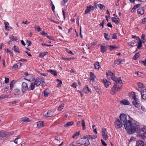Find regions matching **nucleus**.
<instances>
[{
	"mask_svg": "<svg viewBox=\"0 0 146 146\" xmlns=\"http://www.w3.org/2000/svg\"><path fill=\"white\" fill-rule=\"evenodd\" d=\"M114 64H115L118 65L120 64V62L119 61V59H118L114 61Z\"/></svg>",
	"mask_w": 146,
	"mask_h": 146,
	"instance_id": "de8ad7c7",
	"label": "nucleus"
},
{
	"mask_svg": "<svg viewBox=\"0 0 146 146\" xmlns=\"http://www.w3.org/2000/svg\"><path fill=\"white\" fill-rule=\"evenodd\" d=\"M9 79L8 78L5 77V83L7 84L9 82Z\"/></svg>",
	"mask_w": 146,
	"mask_h": 146,
	"instance_id": "e2e57ef3",
	"label": "nucleus"
},
{
	"mask_svg": "<svg viewBox=\"0 0 146 146\" xmlns=\"http://www.w3.org/2000/svg\"><path fill=\"white\" fill-rule=\"evenodd\" d=\"M82 127L83 129V130H85L86 129V127L85 126V123L84 122V120H82Z\"/></svg>",
	"mask_w": 146,
	"mask_h": 146,
	"instance_id": "a19ab883",
	"label": "nucleus"
},
{
	"mask_svg": "<svg viewBox=\"0 0 146 146\" xmlns=\"http://www.w3.org/2000/svg\"><path fill=\"white\" fill-rule=\"evenodd\" d=\"M137 85L140 89L142 88L143 87V84L140 82L138 83Z\"/></svg>",
	"mask_w": 146,
	"mask_h": 146,
	"instance_id": "603ef678",
	"label": "nucleus"
},
{
	"mask_svg": "<svg viewBox=\"0 0 146 146\" xmlns=\"http://www.w3.org/2000/svg\"><path fill=\"white\" fill-rule=\"evenodd\" d=\"M94 68L95 69H98L100 67V65L99 63L97 61L94 64Z\"/></svg>",
	"mask_w": 146,
	"mask_h": 146,
	"instance_id": "c756f323",
	"label": "nucleus"
},
{
	"mask_svg": "<svg viewBox=\"0 0 146 146\" xmlns=\"http://www.w3.org/2000/svg\"><path fill=\"white\" fill-rule=\"evenodd\" d=\"M90 80H93L96 78V76L94 75V73L92 72H90Z\"/></svg>",
	"mask_w": 146,
	"mask_h": 146,
	"instance_id": "2f4dec72",
	"label": "nucleus"
},
{
	"mask_svg": "<svg viewBox=\"0 0 146 146\" xmlns=\"http://www.w3.org/2000/svg\"><path fill=\"white\" fill-rule=\"evenodd\" d=\"M35 75L31 74H29L28 76H25L24 79L28 81H33L35 79Z\"/></svg>",
	"mask_w": 146,
	"mask_h": 146,
	"instance_id": "6e6552de",
	"label": "nucleus"
},
{
	"mask_svg": "<svg viewBox=\"0 0 146 146\" xmlns=\"http://www.w3.org/2000/svg\"><path fill=\"white\" fill-rule=\"evenodd\" d=\"M144 143L142 140H138L137 141L136 146H144Z\"/></svg>",
	"mask_w": 146,
	"mask_h": 146,
	"instance_id": "aec40b11",
	"label": "nucleus"
},
{
	"mask_svg": "<svg viewBox=\"0 0 146 146\" xmlns=\"http://www.w3.org/2000/svg\"><path fill=\"white\" fill-rule=\"evenodd\" d=\"M101 141L102 143V145H104V146H106L107 145V144L102 139H101Z\"/></svg>",
	"mask_w": 146,
	"mask_h": 146,
	"instance_id": "13d9d810",
	"label": "nucleus"
},
{
	"mask_svg": "<svg viewBox=\"0 0 146 146\" xmlns=\"http://www.w3.org/2000/svg\"><path fill=\"white\" fill-rule=\"evenodd\" d=\"M47 38L49 39L54 40V38L52 36H50L47 35Z\"/></svg>",
	"mask_w": 146,
	"mask_h": 146,
	"instance_id": "4d7b16f0",
	"label": "nucleus"
},
{
	"mask_svg": "<svg viewBox=\"0 0 146 146\" xmlns=\"http://www.w3.org/2000/svg\"><path fill=\"white\" fill-rule=\"evenodd\" d=\"M62 84V82L61 80L60 81L59 83L57 85L56 87H61V85Z\"/></svg>",
	"mask_w": 146,
	"mask_h": 146,
	"instance_id": "0e129e2a",
	"label": "nucleus"
},
{
	"mask_svg": "<svg viewBox=\"0 0 146 146\" xmlns=\"http://www.w3.org/2000/svg\"><path fill=\"white\" fill-rule=\"evenodd\" d=\"M111 36L112 39H117V33H115L114 34L112 35Z\"/></svg>",
	"mask_w": 146,
	"mask_h": 146,
	"instance_id": "3c124183",
	"label": "nucleus"
},
{
	"mask_svg": "<svg viewBox=\"0 0 146 146\" xmlns=\"http://www.w3.org/2000/svg\"><path fill=\"white\" fill-rule=\"evenodd\" d=\"M123 123V121L120 118V119H117L115 121V126L117 128H120L121 127Z\"/></svg>",
	"mask_w": 146,
	"mask_h": 146,
	"instance_id": "39448f33",
	"label": "nucleus"
},
{
	"mask_svg": "<svg viewBox=\"0 0 146 146\" xmlns=\"http://www.w3.org/2000/svg\"><path fill=\"white\" fill-rule=\"evenodd\" d=\"M48 91L49 90L47 89H46L44 92V95L45 97H47L48 96V94H49Z\"/></svg>",
	"mask_w": 146,
	"mask_h": 146,
	"instance_id": "4c0bfd02",
	"label": "nucleus"
},
{
	"mask_svg": "<svg viewBox=\"0 0 146 146\" xmlns=\"http://www.w3.org/2000/svg\"><path fill=\"white\" fill-rule=\"evenodd\" d=\"M140 62L141 64H143L145 66H146V59L143 61L141 60Z\"/></svg>",
	"mask_w": 146,
	"mask_h": 146,
	"instance_id": "5fc2aeb1",
	"label": "nucleus"
},
{
	"mask_svg": "<svg viewBox=\"0 0 146 146\" xmlns=\"http://www.w3.org/2000/svg\"><path fill=\"white\" fill-rule=\"evenodd\" d=\"M145 11L144 7H141L139 8L137 11V13L138 14L143 15L144 14Z\"/></svg>",
	"mask_w": 146,
	"mask_h": 146,
	"instance_id": "ddd939ff",
	"label": "nucleus"
},
{
	"mask_svg": "<svg viewBox=\"0 0 146 146\" xmlns=\"http://www.w3.org/2000/svg\"><path fill=\"white\" fill-rule=\"evenodd\" d=\"M21 120L24 122H30V120L27 117H23L21 118Z\"/></svg>",
	"mask_w": 146,
	"mask_h": 146,
	"instance_id": "f704fd0d",
	"label": "nucleus"
},
{
	"mask_svg": "<svg viewBox=\"0 0 146 146\" xmlns=\"http://www.w3.org/2000/svg\"><path fill=\"white\" fill-rule=\"evenodd\" d=\"M121 88L119 86L118 84L116 83H114V85L110 91V94L111 95H114L119 90H120Z\"/></svg>",
	"mask_w": 146,
	"mask_h": 146,
	"instance_id": "7ed1b4c3",
	"label": "nucleus"
},
{
	"mask_svg": "<svg viewBox=\"0 0 146 146\" xmlns=\"http://www.w3.org/2000/svg\"><path fill=\"white\" fill-rule=\"evenodd\" d=\"M47 53V52H40L39 54V57L41 58H43L44 56L46 55Z\"/></svg>",
	"mask_w": 146,
	"mask_h": 146,
	"instance_id": "7c9ffc66",
	"label": "nucleus"
},
{
	"mask_svg": "<svg viewBox=\"0 0 146 146\" xmlns=\"http://www.w3.org/2000/svg\"><path fill=\"white\" fill-rule=\"evenodd\" d=\"M35 28L36 30H37L38 32H40L41 31V29L40 28L39 26L35 25Z\"/></svg>",
	"mask_w": 146,
	"mask_h": 146,
	"instance_id": "a18cd8bd",
	"label": "nucleus"
},
{
	"mask_svg": "<svg viewBox=\"0 0 146 146\" xmlns=\"http://www.w3.org/2000/svg\"><path fill=\"white\" fill-rule=\"evenodd\" d=\"M130 97L134 99V100L132 101V103L135 107L138 108H139L140 107V104L138 102L139 100L136 96L135 93L133 92H131Z\"/></svg>",
	"mask_w": 146,
	"mask_h": 146,
	"instance_id": "f03ea898",
	"label": "nucleus"
},
{
	"mask_svg": "<svg viewBox=\"0 0 146 146\" xmlns=\"http://www.w3.org/2000/svg\"><path fill=\"white\" fill-rule=\"evenodd\" d=\"M145 35L144 34H142L141 36V38L143 39V42H144L145 41Z\"/></svg>",
	"mask_w": 146,
	"mask_h": 146,
	"instance_id": "6e6d98bb",
	"label": "nucleus"
},
{
	"mask_svg": "<svg viewBox=\"0 0 146 146\" xmlns=\"http://www.w3.org/2000/svg\"><path fill=\"white\" fill-rule=\"evenodd\" d=\"M141 5V4H138L134 6L133 8H134L135 10L136 9L138 8Z\"/></svg>",
	"mask_w": 146,
	"mask_h": 146,
	"instance_id": "864d4df0",
	"label": "nucleus"
},
{
	"mask_svg": "<svg viewBox=\"0 0 146 146\" xmlns=\"http://www.w3.org/2000/svg\"><path fill=\"white\" fill-rule=\"evenodd\" d=\"M102 135L104 139L105 140L108 139V137L106 129L104 127H103L102 129Z\"/></svg>",
	"mask_w": 146,
	"mask_h": 146,
	"instance_id": "0eeeda50",
	"label": "nucleus"
},
{
	"mask_svg": "<svg viewBox=\"0 0 146 146\" xmlns=\"http://www.w3.org/2000/svg\"><path fill=\"white\" fill-rule=\"evenodd\" d=\"M47 71L53 75L54 76H57V73L56 70L50 69L49 70H47Z\"/></svg>",
	"mask_w": 146,
	"mask_h": 146,
	"instance_id": "b1692460",
	"label": "nucleus"
},
{
	"mask_svg": "<svg viewBox=\"0 0 146 146\" xmlns=\"http://www.w3.org/2000/svg\"><path fill=\"white\" fill-rule=\"evenodd\" d=\"M13 50L19 53H20L19 48L18 47H16L15 45L14 46Z\"/></svg>",
	"mask_w": 146,
	"mask_h": 146,
	"instance_id": "c03bdc74",
	"label": "nucleus"
},
{
	"mask_svg": "<svg viewBox=\"0 0 146 146\" xmlns=\"http://www.w3.org/2000/svg\"><path fill=\"white\" fill-rule=\"evenodd\" d=\"M41 34L43 35H44L46 36L47 37V35H48L44 31H42L40 33Z\"/></svg>",
	"mask_w": 146,
	"mask_h": 146,
	"instance_id": "052dcab7",
	"label": "nucleus"
},
{
	"mask_svg": "<svg viewBox=\"0 0 146 146\" xmlns=\"http://www.w3.org/2000/svg\"><path fill=\"white\" fill-rule=\"evenodd\" d=\"M10 39L12 41H17L18 40V38L17 37H15L13 35H11L9 37Z\"/></svg>",
	"mask_w": 146,
	"mask_h": 146,
	"instance_id": "58836bf2",
	"label": "nucleus"
},
{
	"mask_svg": "<svg viewBox=\"0 0 146 146\" xmlns=\"http://www.w3.org/2000/svg\"><path fill=\"white\" fill-rule=\"evenodd\" d=\"M104 37L107 40H109V39H110V38H109L108 37V34L106 33H104Z\"/></svg>",
	"mask_w": 146,
	"mask_h": 146,
	"instance_id": "8fccbe9b",
	"label": "nucleus"
},
{
	"mask_svg": "<svg viewBox=\"0 0 146 146\" xmlns=\"http://www.w3.org/2000/svg\"><path fill=\"white\" fill-rule=\"evenodd\" d=\"M34 84L37 86H39L41 83L40 79L38 77L36 78L35 80Z\"/></svg>",
	"mask_w": 146,
	"mask_h": 146,
	"instance_id": "2eb2a0df",
	"label": "nucleus"
},
{
	"mask_svg": "<svg viewBox=\"0 0 146 146\" xmlns=\"http://www.w3.org/2000/svg\"><path fill=\"white\" fill-rule=\"evenodd\" d=\"M142 98L144 100H146V89H145L141 92Z\"/></svg>",
	"mask_w": 146,
	"mask_h": 146,
	"instance_id": "f8f14e48",
	"label": "nucleus"
},
{
	"mask_svg": "<svg viewBox=\"0 0 146 146\" xmlns=\"http://www.w3.org/2000/svg\"><path fill=\"white\" fill-rule=\"evenodd\" d=\"M76 86H77L75 82L73 83L71 85L72 87L73 88H76Z\"/></svg>",
	"mask_w": 146,
	"mask_h": 146,
	"instance_id": "774afa93",
	"label": "nucleus"
},
{
	"mask_svg": "<svg viewBox=\"0 0 146 146\" xmlns=\"http://www.w3.org/2000/svg\"><path fill=\"white\" fill-rule=\"evenodd\" d=\"M64 106L62 105L60 106L58 108V111H61L63 108Z\"/></svg>",
	"mask_w": 146,
	"mask_h": 146,
	"instance_id": "680f3d73",
	"label": "nucleus"
},
{
	"mask_svg": "<svg viewBox=\"0 0 146 146\" xmlns=\"http://www.w3.org/2000/svg\"><path fill=\"white\" fill-rule=\"evenodd\" d=\"M137 40H133L129 43L128 44L129 46H133L137 42Z\"/></svg>",
	"mask_w": 146,
	"mask_h": 146,
	"instance_id": "c9c22d12",
	"label": "nucleus"
},
{
	"mask_svg": "<svg viewBox=\"0 0 146 146\" xmlns=\"http://www.w3.org/2000/svg\"><path fill=\"white\" fill-rule=\"evenodd\" d=\"M111 79L115 81L114 83H116V84H118V83H120L121 84L122 83V82L120 78H117L115 75Z\"/></svg>",
	"mask_w": 146,
	"mask_h": 146,
	"instance_id": "9b49d317",
	"label": "nucleus"
},
{
	"mask_svg": "<svg viewBox=\"0 0 146 146\" xmlns=\"http://www.w3.org/2000/svg\"><path fill=\"white\" fill-rule=\"evenodd\" d=\"M111 19L113 22L117 24L119 23V19L118 18L112 17Z\"/></svg>",
	"mask_w": 146,
	"mask_h": 146,
	"instance_id": "bb28decb",
	"label": "nucleus"
},
{
	"mask_svg": "<svg viewBox=\"0 0 146 146\" xmlns=\"http://www.w3.org/2000/svg\"><path fill=\"white\" fill-rule=\"evenodd\" d=\"M140 54L139 52L136 53L133 58V59L136 60L139 57Z\"/></svg>",
	"mask_w": 146,
	"mask_h": 146,
	"instance_id": "e433bc0d",
	"label": "nucleus"
},
{
	"mask_svg": "<svg viewBox=\"0 0 146 146\" xmlns=\"http://www.w3.org/2000/svg\"><path fill=\"white\" fill-rule=\"evenodd\" d=\"M119 117L121 121H123L125 128L128 131L133 123L132 121L131 120H127V115L125 114H121Z\"/></svg>",
	"mask_w": 146,
	"mask_h": 146,
	"instance_id": "f257e3e1",
	"label": "nucleus"
},
{
	"mask_svg": "<svg viewBox=\"0 0 146 146\" xmlns=\"http://www.w3.org/2000/svg\"><path fill=\"white\" fill-rule=\"evenodd\" d=\"M5 51L7 52V53H9L10 55L11 56H13V54L11 51L8 48H7L5 49Z\"/></svg>",
	"mask_w": 146,
	"mask_h": 146,
	"instance_id": "09e8293b",
	"label": "nucleus"
},
{
	"mask_svg": "<svg viewBox=\"0 0 146 146\" xmlns=\"http://www.w3.org/2000/svg\"><path fill=\"white\" fill-rule=\"evenodd\" d=\"M139 126L135 123H133L128 131L131 133L136 132L138 129Z\"/></svg>",
	"mask_w": 146,
	"mask_h": 146,
	"instance_id": "20e7f679",
	"label": "nucleus"
},
{
	"mask_svg": "<svg viewBox=\"0 0 146 146\" xmlns=\"http://www.w3.org/2000/svg\"><path fill=\"white\" fill-rule=\"evenodd\" d=\"M18 68V66L17 65V64H15L12 67V69L13 70H15Z\"/></svg>",
	"mask_w": 146,
	"mask_h": 146,
	"instance_id": "49530a36",
	"label": "nucleus"
},
{
	"mask_svg": "<svg viewBox=\"0 0 146 146\" xmlns=\"http://www.w3.org/2000/svg\"><path fill=\"white\" fill-rule=\"evenodd\" d=\"M106 75H107V78L108 79L110 78L111 79L115 75L114 73L110 71L107 72L106 73Z\"/></svg>",
	"mask_w": 146,
	"mask_h": 146,
	"instance_id": "4468645a",
	"label": "nucleus"
},
{
	"mask_svg": "<svg viewBox=\"0 0 146 146\" xmlns=\"http://www.w3.org/2000/svg\"><path fill=\"white\" fill-rule=\"evenodd\" d=\"M120 104L125 105H129L130 104V103L127 100H121L120 101Z\"/></svg>",
	"mask_w": 146,
	"mask_h": 146,
	"instance_id": "5701e85b",
	"label": "nucleus"
},
{
	"mask_svg": "<svg viewBox=\"0 0 146 146\" xmlns=\"http://www.w3.org/2000/svg\"><path fill=\"white\" fill-rule=\"evenodd\" d=\"M98 6L101 9H105V7L101 4H98Z\"/></svg>",
	"mask_w": 146,
	"mask_h": 146,
	"instance_id": "79ce46f5",
	"label": "nucleus"
},
{
	"mask_svg": "<svg viewBox=\"0 0 146 146\" xmlns=\"http://www.w3.org/2000/svg\"><path fill=\"white\" fill-rule=\"evenodd\" d=\"M5 25V28L7 30L9 31L11 29H12V27H11L8 26L7 25H9V24L7 22H5L4 23Z\"/></svg>",
	"mask_w": 146,
	"mask_h": 146,
	"instance_id": "c85d7f7f",
	"label": "nucleus"
},
{
	"mask_svg": "<svg viewBox=\"0 0 146 146\" xmlns=\"http://www.w3.org/2000/svg\"><path fill=\"white\" fill-rule=\"evenodd\" d=\"M7 132L4 131H0V140L2 138L5 136V135L7 134Z\"/></svg>",
	"mask_w": 146,
	"mask_h": 146,
	"instance_id": "393cba45",
	"label": "nucleus"
},
{
	"mask_svg": "<svg viewBox=\"0 0 146 146\" xmlns=\"http://www.w3.org/2000/svg\"><path fill=\"white\" fill-rule=\"evenodd\" d=\"M15 83V81L13 80L11 81L10 84V90H12L13 89V84Z\"/></svg>",
	"mask_w": 146,
	"mask_h": 146,
	"instance_id": "473e14b6",
	"label": "nucleus"
},
{
	"mask_svg": "<svg viewBox=\"0 0 146 146\" xmlns=\"http://www.w3.org/2000/svg\"><path fill=\"white\" fill-rule=\"evenodd\" d=\"M85 137L88 138L90 139H96L97 137V136L96 135H87L85 136Z\"/></svg>",
	"mask_w": 146,
	"mask_h": 146,
	"instance_id": "4be33fe9",
	"label": "nucleus"
},
{
	"mask_svg": "<svg viewBox=\"0 0 146 146\" xmlns=\"http://www.w3.org/2000/svg\"><path fill=\"white\" fill-rule=\"evenodd\" d=\"M109 47H110V50L111 51L113 49H114L115 48H117V47L115 45H110L109 46Z\"/></svg>",
	"mask_w": 146,
	"mask_h": 146,
	"instance_id": "ea45409f",
	"label": "nucleus"
},
{
	"mask_svg": "<svg viewBox=\"0 0 146 146\" xmlns=\"http://www.w3.org/2000/svg\"><path fill=\"white\" fill-rule=\"evenodd\" d=\"M35 84L34 82H32L31 83V85H30V86L28 88V90L30 91L33 90L35 88Z\"/></svg>",
	"mask_w": 146,
	"mask_h": 146,
	"instance_id": "a878e982",
	"label": "nucleus"
},
{
	"mask_svg": "<svg viewBox=\"0 0 146 146\" xmlns=\"http://www.w3.org/2000/svg\"><path fill=\"white\" fill-rule=\"evenodd\" d=\"M81 144L85 145H88L89 142L88 138L84 137V138H82L80 139Z\"/></svg>",
	"mask_w": 146,
	"mask_h": 146,
	"instance_id": "423d86ee",
	"label": "nucleus"
},
{
	"mask_svg": "<svg viewBox=\"0 0 146 146\" xmlns=\"http://www.w3.org/2000/svg\"><path fill=\"white\" fill-rule=\"evenodd\" d=\"M103 82L104 83L105 86L106 88H108L111 84V83L107 80H103Z\"/></svg>",
	"mask_w": 146,
	"mask_h": 146,
	"instance_id": "6ab92c4d",
	"label": "nucleus"
},
{
	"mask_svg": "<svg viewBox=\"0 0 146 146\" xmlns=\"http://www.w3.org/2000/svg\"><path fill=\"white\" fill-rule=\"evenodd\" d=\"M106 50V47L105 44H104L101 46L100 51L102 53L105 52Z\"/></svg>",
	"mask_w": 146,
	"mask_h": 146,
	"instance_id": "412c9836",
	"label": "nucleus"
},
{
	"mask_svg": "<svg viewBox=\"0 0 146 146\" xmlns=\"http://www.w3.org/2000/svg\"><path fill=\"white\" fill-rule=\"evenodd\" d=\"M89 6H87V9L85 11V14H87L89 13L90 12L91 10Z\"/></svg>",
	"mask_w": 146,
	"mask_h": 146,
	"instance_id": "37998d69",
	"label": "nucleus"
},
{
	"mask_svg": "<svg viewBox=\"0 0 146 146\" xmlns=\"http://www.w3.org/2000/svg\"><path fill=\"white\" fill-rule=\"evenodd\" d=\"M136 40H138V44L137 46V48L139 49L142 46V42L140 39L139 37H137L136 38Z\"/></svg>",
	"mask_w": 146,
	"mask_h": 146,
	"instance_id": "a211bd4d",
	"label": "nucleus"
},
{
	"mask_svg": "<svg viewBox=\"0 0 146 146\" xmlns=\"http://www.w3.org/2000/svg\"><path fill=\"white\" fill-rule=\"evenodd\" d=\"M94 89L97 92H99L100 91V90L98 88L97 86L94 87Z\"/></svg>",
	"mask_w": 146,
	"mask_h": 146,
	"instance_id": "69168bd1",
	"label": "nucleus"
},
{
	"mask_svg": "<svg viewBox=\"0 0 146 146\" xmlns=\"http://www.w3.org/2000/svg\"><path fill=\"white\" fill-rule=\"evenodd\" d=\"M74 123L73 121H70L67 122L64 125L65 127H67L68 126L72 125Z\"/></svg>",
	"mask_w": 146,
	"mask_h": 146,
	"instance_id": "72a5a7b5",
	"label": "nucleus"
},
{
	"mask_svg": "<svg viewBox=\"0 0 146 146\" xmlns=\"http://www.w3.org/2000/svg\"><path fill=\"white\" fill-rule=\"evenodd\" d=\"M28 86L27 84L25 82H23L22 85V92L23 93L24 92L27 90H28Z\"/></svg>",
	"mask_w": 146,
	"mask_h": 146,
	"instance_id": "9d476101",
	"label": "nucleus"
},
{
	"mask_svg": "<svg viewBox=\"0 0 146 146\" xmlns=\"http://www.w3.org/2000/svg\"><path fill=\"white\" fill-rule=\"evenodd\" d=\"M142 23L143 24L146 23V18H144L142 20Z\"/></svg>",
	"mask_w": 146,
	"mask_h": 146,
	"instance_id": "338daca9",
	"label": "nucleus"
},
{
	"mask_svg": "<svg viewBox=\"0 0 146 146\" xmlns=\"http://www.w3.org/2000/svg\"><path fill=\"white\" fill-rule=\"evenodd\" d=\"M13 93L15 96H18L21 93V91L18 88H16L13 90Z\"/></svg>",
	"mask_w": 146,
	"mask_h": 146,
	"instance_id": "dca6fc26",
	"label": "nucleus"
},
{
	"mask_svg": "<svg viewBox=\"0 0 146 146\" xmlns=\"http://www.w3.org/2000/svg\"><path fill=\"white\" fill-rule=\"evenodd\" d=\"M137 135L141 137V138H142L144 135L145 131L143 129H139L137 130Z\"/></svg>",
	"mask_w": 146,
	"mask_h": 146,
	"instance_id": "1a4fd4ad",
	"label": "nucleus"
},
{
	"mask_svg": "<svg viewBox=\"0 0 146 146\" xmlns=\"http://www.w3.org/2000/svg\"><path fill=\"white\" fill-rule=\"evenodd\" d=\"M19 102V100H17L16 101H13L11 102V103L12 104H16L17 103H18Z\"/></svg>",
	"mask_w": 146,
	"mask_h": 146,
	"instance_id": "bf43d9fd",
	"label": "nucleus"
},
{
	"mask_svg": "<svg viewBox=\"0 0 146 146\" xmlns=\"http://www.w3.org/2000/svg\"><path fill=\"white\" fill-rule=\"evenodd\" d=\"M54 111L50 110H49L46 114H45L46 117H51L54 115Z\"/></svg>",
	"mask_w": 146,
	"mask_h": 146,
	"instance_id": "f3484780",
	"label": "nucleus"
},
{
	"mask_svg": "<svg viewBox=\"0 0 146 146\" xmlns=\"http://www.w3.org/2000/svg\"><path fill=\"white\" fill-rule=\"evenodd\" d=\"M43 122L40 121L37 123V126L39 128H40L43 126Z\"/></svg>",
	"mask_w": 146,
	"mask_h": 146,
	"instance_id": "cd10ccee",
	"label": "nucleus"
}]
</instances>
